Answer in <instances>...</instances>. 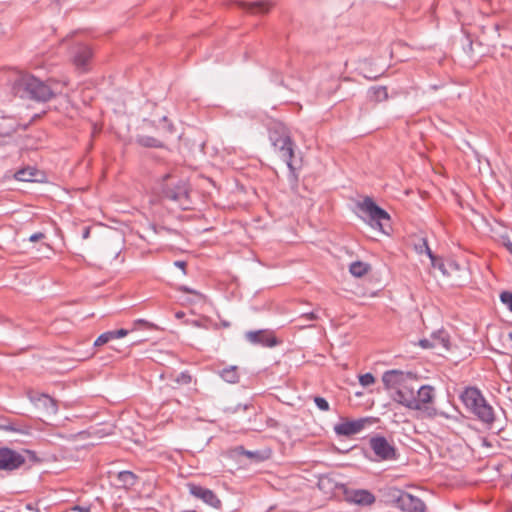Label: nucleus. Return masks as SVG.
<instances>
[{"instance_id":"f257e3e1","label":"nucleus","mask_w":512,"mask_h":512,"mask_svg":"<svg viewBox=\"0 0 512 512\" xmlns=\"http://www.w3.org/2000/svg\"><path fill=\"white\" fill-rule=\"evenodd\" d=\"M15 96L45 102L54 96L53 88L30 74H20L12 83Z\"/></svg>"},{"instance_id":"f03ea898","label":"nucleus","mask_w":512,"mask_h":512,"mask_svg":"<svg viewBox=\"0 0 512 512\" xmlns=\"http://www.w3.org/2000/svg\"><path fill=\"white\" fill-rule=\"evenodd\" d=\"M465 407L475 414L482 422L494 421L493 408L486 402L480 390L475 387L466 388L460 395Z\"/></svg>"},{"instance_id":"7ed1b4c3","label":"nucleus","mask_w":512,"mask_h":512,"mask_svg":"<svg viewBox=\"0 0 512 512\" xmlns=\"http://www.w3.org/2000/svg\"><path fill=\"white\" fill-rule=\"evenodd\" d=\"M357 207L361 213L362 219L368 222L372 228L387 233L386 229L390 227V216L384 209L380 208L369 197L359 202Z\"/></svg>"},{"instance_id":"20e7f679","label":"nucleus","mask_w":512,"mask_h":512,"mask_svg":"<svg viewBox=\"0 0 512 512\" xmlns=\"http://www.w3.org/2000/svg\"><path fill=\"white\" fill-rule=\"evenodd\" d=\"M269 139L278 151L281 159L287 164L291 172L294 171L292 159L294 157L293 141L281 124H277L274 129L269 132Z\"/></svg>"},{"instance_id":"39448f33","label":"nucleus","mask_w":512,"mask_h":512,"mask_svg":"<svg viewBox=\"0 0 512 512\" xmlns=\"http://www.w3.org/2000/svg\"><path fill=\"white\" fill-rule=\"evenodd\" d=\"M339 489L343 493L344 500L352 505L369 507L372 506L376 501L375 495L367 489L349 488L345 484H340Z\"/></svg>"},{"instance_id":"423d86ee","label":"nucleus","mask_w":512,"mask_h":512,"mask_svg":"<svg viewBox=\"0 0 512 512\" xmlns=\"http://www.w3.org/2000/svg\"><path fill=\"white\" fill-rule=\"evenodd\" d=\"M20 127L21 123L14 116H0V150L12 145L13 135ZM6 156V153H0L1 158Z\"/></svg>"},{"instance_id":"0eeeda50","label":"nucleus","mask_w":512,"mask_h":512,"mask_svg":"<svg viewBox=\"0 0 512 512\" xmlns=\"http://www.w3.org/2000/svg\"><path fill=\"white\" fill-rule=\"evenodd\" d=\"M25 462L26 457L23 453L7 447H0V471H15L22 467Z\"/></svg>"},{"instance_id":"6e6552de","label":"nucleus","mask_w":512,"mask_h":512,"mask_svg":"<svg viewBox=\"0 0 512 512\" xmlns=\"http://www.w3.org/2000/svg\"><path fill=\"white\" fill-rule=\"evenodd\" d=\"M415 375L412 372L402 370H389L382 376V382L387 390H398L404 384H409Z\"/></svg>"},{"instance_id":"1a4fd4ad","label":"nucleus","mask_w":512,"mask_h":512,"mask_svg":"<svg viewBox=\"0 0 512 512\" xmlns=\"http://www.w3.org/2000/svg\"><path fill=\"white\" fill-rule=\"evenodd\" d=\"M416 383L417 377L415 375L413 378H411V382H409V384H404L393 393V400L409 409L410 407H417L415 400V393L417 388Z\"/></svg>"},{"instance_id":"9d476101","label":"nucleus","mask_w":512,"mask_h":512,"mask_svg":"<svg viewBox=\"0 0 512 512\" xmlns=\"http://www.w3.org/2000/svg\"><path fill=\"white\" fill-rule=\"evenodd\" d=\"M369 444L379 460L388 461L396 459V448L385 437H373L370 439Z\"/></svg>"},{"instance_id":"9b49d317","label":"nucleus","mask_w":512,"mask_h":512,"mask_svg":"<svg viewBox=\"0 0 512 512\" xmlns=\"http://www.w3.org/2000/svg\"><path fill=\"white\" fill-rule=\"evenodd\" d=\"M162 194L165 198L178 202L180 205L184 206L188 197L187 184L183 180H178L172 185L164 183L162 186Z\"/></svg>"},{"instance_id":"f8f14e48","label":"nucleus","mask_w":512,"mask_h":512,"mask_svg":"<svg viewBox=\"0 0 512 512\" xmlns=\"http://www.w3.org/2000/svg\"><path fill=\"white\" fill-rule=\"evenodd\" d=\"M245 339L253 345L263 347H274L278 344L277 338L269 330L248 331L245 333Z\"/></svg>"},{"instance_id":"ddd939ff","label":"nucleus","mask_w":512,"mask_h":512,"mask_svg":"<svg viewBox=\"0 0 512 512\" xmlns=\"http://www.w3.org/2000/svg\"><path fill=\"white\" fill-rule=\"evenodd\" d=\"M92 50L86 44H77L71 50V58L77 69L85 71L92 58Z\"/></svg>"},{"instance_id":"4468645a","label":"nucleus","mask_w":512,"mask_h":512,"mask_svg":"<svg viewBox=\"0 0 512 512\" xmlns=\"http://www.w3.org/2000/svg\"><path fill=\"white\" fill-rule=\"evenodd\" d=\"M188 488L190 494L195 498L201 499L204 503L214 508L221 507V500L212 490L196 484H188Z\"/></svg>"},{"instance_id":"2eb2a0df","label":"nucleus","mask_w":512,"mask_h":512,"mask_svg":"<svg viewBox=\"0 0 512 512\" xmlns=\"http://www.w3.org/2000/svg\"><path fill=\"white\" fill-rule=\"evenodd\" d=\"M369 423L368 418H360L353 421H344L334 427V431L337 435L351 436L361 432L366 424Z\"/></svg>"},{"instance_id":"dca6fc26","label":"nucleus","mask_w":512,"mask_h":512,"mask_svg":"<svg viewBox=\"0 0 512 512\" xmlns=\"http://www.w3.org/2000/svg\"><path fill=\"white\" fill-rule=\"evenodd\" d=\"M236 4L239 8L252 15L266 14L273 6V4L267 0H259L255 2L237 1Z\"/></svg>"},{"instance_id":"f3484780","label":"nucleus","mask_w":512,"mask_h":512,"mask_svg":"<svg viewBox=\"0 0 512 512\" xmlns=\"http://www.w3.org/2000/svg\"><path fill=\"white\" fill-rule=\"evenodd\" d=\"M405 495V491L397 487H387L382 490V497L386 505L401 509L402 503L400 502Z\"/></svg>"},{"instance_id":"a211bd4d","label":"nucleus","mask_w":512,"mask_h":512,"mask_svg":"<svg viewBox=\"0 0 512 512\" xmlns=\"http://www.w3.org/2000/svg\"><path fill=\"white\" fill-rule=\"evenodd\" d=\"M434 388L430 385H423L416 388L415 400L417 407H410L411 410H422L426 404H429L434 399Z\"/></svg>"},{"instance_id":"6ab92c4d","label":"nucleus","mask_w":512,"mask_h":512,"mask_svg":"<svg viewBox=\"0 0 512 512\" xmlns=\"http://www.w3.org/2000/svg\"><path fill=\"white\" fill-rule=\"evenodd\" d=\"M400 511L402 512H425L426 505L422 499L405 491Z\"/></svg>"},{"instance_id":"aec40b11","label":"nucleus","mask_w":512,"mask_h":512,"mask_svg":"<svg viewBox=\"0 0 512 512\" xmlns=\"http://www.w3.org/2000/svg\"><path fill=\"white\" fill-rule=\"evenodd\" d=\"M139 477L132 471L124 470L115 474L116 486L128 490L134 487L138 482Z\"/></svg>"},{"instance_id":"412c9836","label":"nucleus","mask_w":512,"mask_h":512,"mask_svg":"<svg viewBox=\"0 0 512 512\" xmlns=\"http://www.w3.org/2000/svg\"><path fill=\"white\" fill-rule=\"evenodd\" d=\"M35 405L38 408L43 409L45 415L51 416L55 415L58 411V406L56 401L48 395L42 394L38 398L35 399Z\"/></svg>"},{"instance_id":"4be33fe9","label":"nucleus","mask_w":512,"mask_h":512,"mask_svg":"<svg viewBox=\"0 0 512 512\" xmlns=\"http://www.w3.org/2000/svg\"><path fill=\"white\" fill-rule=\"evenodd\" d=\"M39 176H42V172L31 166L19 169L14 175L16 180L25 182L39 181Z\"/></svg>"},{"instance_id":"5701e85b","label":"nucleus","mask_w":512,"mask_h":512,"mask_svg":"<svg viewBox=\"0 0 512 512\" xmlns=\"http://www.w3.org/2000/svg\"><path fill=\"white\" fill-rule=\"evenodd\" d=\"M220 377L226 381L227 383L235 384L239 382V372L238 367L235 365L223 368L219 372Z\"/></svg>"},{"instance_id":"b1692460","label":"nucleus","mask_w":512,"mask_h":512,"mask_svg":"<svg viewBox=\"0 0 512 512\" xmlns=\"http://www.w3.org/2000/svg\"><path fill=\"white\" fill-rule=\"evenodd\" d=\"M136 143L143 147H148V148L163 147V143L160 140H158L152 136H148V135H138L136 137Z\"/></svg>"},{"instance_id":"393cba45","label":"nucleus","mask_w":512,"mask_h":512,"mask_svg":"<svg viewBox=\"0 0 512 512\" xmlns=\"http://www.w3.org/2000/svg\"><path fill=\"white\" fill-rule=\"evenodd\" d=\"M369 97L376 102H382L388 99V92L385 86H375L369 89Z\"/></svg>"},{"instance_id":"a878e982","label":"nucleus","mask_w":512,"mask_h":512,"mask_svg":"<svg viewBox=\"0 0 512 512\" xmlns=\"http://www.w3.org/2000/svg\"><path fill=\"white\" fill-rule=\"evenodd\" d=\"M369 265L361 261H355L350 264L349 271L355 277H362L369 271Z\"/></svg>"},{"instance_id":"bb28decb","label":"nucleus","mask_w":512,"mask_h":512,"mask_svg":"<svg viewBox=\"0 0 512 512\" xmlns=\"http://www.w3.org/2000/svg\"><path fill=\"white\" fill-rule=\"evenodd\" d=\"M431 336L433 343H437V347H442L446 350L449 349V336L445 331L434 332Z\"/></svg>"},{"instance_id":"cd10ccee","label":"nucleus","mask_w":512,"mask_h":512,"mask_svg":"<svg viewBox=\"0 0 512 512\" xmlns=\"http://www.w3.org/2000/svg\"><path fill=\"white\" fill-rule=\"evenodd\" d=\"M436 268L441 270L444 275H450L452 271H458L460 269L459 265L453 260H448L446 263L438 260Z\"/></svg>"},{"instance_id":"c85d7f7f","label":"nucleus","mask_w":512,"mask_h":512,"mask_svg":"<svg viewBox=\"0 0 512 512\" xmlns=\"http://www.w3.org/2000/svg\"><path fill=\"white\" fill-rule=\"evenodd\" d=\"M416 248L419 251V253H422L424 251L428 255V257L431 260V263H432L433 267L437 266L438 259L436 258V256L431 251V249H430L426 239H422L421 240V244L416 246Z\"/></svg>"},{"instance_id":"c756f323","label":"nucleus","mask_w":512,"mask_h":512,"mask_svg":"<svg viewBox=\"0 0 512 512\" xmlns=\"http://www.w3.org/2000/svg\"><path fill=\"white\" fill-rule=\"evenodd\" d=\"M113 339H114L113 332H111V331L104 332L95 340L94 346H96V347L102 346Z\"/></svg>"},{"instance_id":"7c9ffc66","label":"nucleus","mask_w":512,"mask_h":512,"mask_svg":"<svg viewBox=\"0 0 512 512\" xmlns=\"http://www.w3.org/2000/svg\"><path fill=\"white\" fill-rule=\"evenodd\" d=\"M359 382L362 386H370L375 382V378L371 373L363 374L359 377Z\"/></svg>"},{"instance_id":"2f4dec72","label":"nucleus","mask_w":512,"mask_h":512,"mask_svg":"<svg viewBox=\"0 0 512 512\" xmlns=\"http://www.w3.org/2000/svg\"><path fill=\"white\" fill-rule=\"evenodd\" d=\"M314 402L316 404V406L321 410V411H328L330 409V406H329V403L327 402V400L323 397H320V396H316L314 397Z\"/></svg>"},{"instance_id":"473e14b6","label":"nucleus","mask_w":512,"mask_h":512,"mask_svg":"<svg viewBox=\"0 0 512 512\" xmlns=\"http://www.w3.org/2000/svg\"><path fill=\"white\" fill-rule=\"evenodd\" d=\"M500 299L503 304H505L508 309L512 312V293L508 291H504L500 295Z\"/></svg>"},{"instance_id":"72a5a7b5","label":"nucleus","mask_w":512,"mask_h":512,"mask_svg":"<svg viewBox=\"0 0 512 512\" xmlns=\"http://www.w3.org/2000/svg\"><path fill=\"white\" fill-rule=\"evenodd\" d=\"M175 381L179 384H189L192 381L190 374L187 372H181L175 379Z\"/></svg>"},{"instance_id":"f704fd0d","label":"nucleus","mask_w":512,"mask_h":512,"mask_svg":"<svg viewBox=\"0 0 512 512\" xmlns=\"http://www.w3.org/2000/svg\"><path fill=\"white\" fill-rule=\"evenodd\" d=\"M419 345L424 349L437 348V343H433L432 337L430 339L420 340Z\"/></svg>"},{"instance_id":"c9c22d12","label":"nucleus","mask_w":512,"mask_h":512,"mask_svg":"<svg viewBox=\"0 0 512 512\" xmlns=\"http://www.w3.org/2000/svg\"><path fill=\"white\" fill-rule=\"evenodd\" d=\"M238 451L240 454L247 456L248 458H255L258 456V452L245 450L243 447H239Z\"/></svg>"},{"instance_id":"e433bc0d","label":"nucleus","mask_w":512,"mask_h":512,"mask_svg":"<svg viewBox=\"0 0 512 512\" xmlns=\"http://www.w3.org/2000/svg\"><path fill=\"white\" fill-rule=\"evenodd\" d=\"M112 332H113V338L114 339H118V338H122V337H125L126 335H128L129 330H127V329H119V330H115V331H112Z\"/></svg>"},{"instance_id":"4c0bfd02","label":"nucleus","mask_w":512,"mask_h":512,"mask_svg":"<svg viewBox=\"0 0 512 512\" xmlns=\"http://www.w3.org/2000/svg\"><path fill=\"white\" fill-rule=\"evenodd\" d=\"M300 319L306 320V321H315L318 319V316L314 312L305 313L300 316Z\"/></svg>"},{"instance_id":"58836bf2","label":"nucleus","mask_w":512,"mask_h":512,"mask_svg":"<svg viewBox=\"0 0 512 512\" xmlns=\"http://www.w3.org/2000/svg\"><path fill=\"white\" fill-rule=\"evenodd\" d=\"M45 238V234L42 232H36L29 237L30 242H37Z\"/></svg>"},{"instance_id":"ea45409f","label":"nucleus","mask_w":512,"mask_h":512,"mask_svg":"<svg viewBox=\"0 0 512 512\" xmlns=\"http://www.w3.org/2000/svg\"><path fill=\"white\" fill-rule=\"evenodd\" d=\"M133 325H134V327H133L132 330L137 329L138 326H140V325H144V326H147V327H152L151 324H149L148 322H146L145 320H142V319L136 320Z\"/></svg>"},{"instance_id":"a19ab883","label":"nucleus","mask_w":512,"mask_h":512,"mask_svg":"<svg viewBox=\"0 0 512 512\" xmlns=\"http://www.w3.org/2000/svg\"><path fill=\"white\" fill-rule=\"evenodd\" d=\"M180 290L183 291V292H186V293H192V294H195V295H200L197 291H195V290H193V289H191V288H189L187 286H182L180 288Z\"/></svg>"},{"instance_id":"79ce46f5","label":"nucleus","mask_w":512,"mask_h":512,"mask_svg":"<svg viewBox=\"0 0 512 512\" xmlns=\"http://www.w3.org/2000/svg\"><path fill=\"white\" fill-rule=\"evenodd\" d=\"M73 510L78 512H90V509L87 507L75 506Z\"/></svg>"},{"instance_id":"37998d69","label":"nucleus","mask_w":512,"mask_h":512,"mask_svg":"<svg viewBox=\"0 0 512 512\" xmlns=\"http://www.w3.org/2000/svg\"><path fill=\"white\" fill-rule=\"evenodd\" d=\"M326 482H327V483H329V482H330V479H329V478H327V477H326V478H321V479L319 480V487H320V488H323V487L325 486Z\"/></svg>"},{"instance_id":"c03bdc74","label":"nucleus","mask_w":512,"mask_h":512,"mask_svg":"<svg viewBox=\"0 0 512 512\" xmlns=\"http://www.w3.org/2000/svg\"><path fill=\"white\" fill-rule=\"evenodd\" d=\"M89 235H90V228H89V227H86V228L84 229V231H83V235H82V237H83V239H87V238L89 237Z\"/></svg>"},{"instance_id":"a18cd8bd","label":"nucleus","mask_w":512,"mask_h":512,"mask_svg":"<svg viewBox=\"0 0 512 512\" xmlns=\"http://www.w3.org/2000/svg\"><path fill=\"white\" fill-rule=\"evenodd\" d=\"M175 266H177V267H179V268H181V269H184V268H185V266H186V263H185V262H183V261H176V262H175Z\"/></svg>"},{"instance_id":"49530a36","label":"nucleus","mask_w":512,"mask_h":512,"mask_svg":"<svg viewBox=\"0 0 512 512\" xmlns=\"http://www.w3.org/2000/svg\"><path fill=\"white\" fill-rule=\"evenodd\" d=\"M507 250L512 254V243L511 242H508L505 244Z\"/></svg>"},{"instance_id":"de8ad7c7","label":"nucleus","mask_w":512,"mask_h":512,"mask_svg":"<svg viewBox=\"0 0 512 512\" xmlns=\"http://www.w3.org/2000/svg\"><path fill=\"white\" fill-rule=\"evenodd\" d=\"M169 178H170V175H169V174L165 175V176L163 177L164 182H166Z\"/></svg>"},{"instance_id":"09e8293b","label":"nucleus","mask_w":512,"mask_h":512,"mask_svg":"<svg viewBox=\"0 0 512 512\" xmlns=\"http://www.w3.org/2000/svg\"><path fill=\"white\" fill-rule=\"evenodd\" d=\"M168 130H169V132L173 131V126L171 124L168 125Z\"/></svg>"},{"instance_id":"8fccbe9b","label":"nucleus","mask_w":512,"mask_h":512,"mask_svg":"<svg viewBox=\"0 0 512 512\" xmlns=\"http://www.w3.org/2000/svg\"><path fill=\"white\" fill-rule=\"evenodd\" d=\"M176 316H177L178 318H180V317H182V316H183V313L178 312V313L176 314Z\"/></svg>"},{"instance_id":"3c124183","label":"nucleus","mask_w":512,"mask_h":512,"mask_svg":"<svg viewBox=\"0 0 512 512\" xmlns=\"http://www.w3.org/2000/svg\"><path fill=\"white\" fill-rule=\"evenodd\" d=\"M510 340L512 341V332L509 334Z\"/></svg>"}]
</instances>
